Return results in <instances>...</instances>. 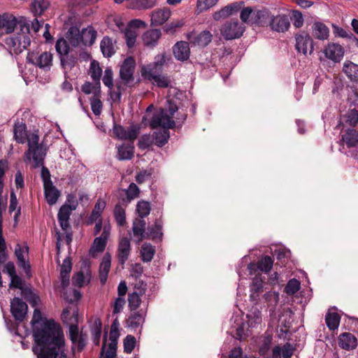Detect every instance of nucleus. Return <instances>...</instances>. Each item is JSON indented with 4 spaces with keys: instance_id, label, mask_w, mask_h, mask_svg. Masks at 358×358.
Listing matches in <instances>:
<instances>
[{
    "instance_id": "obj_45",
    "label": "nucleus",
    "mask_w": 358,
    "mask_h": 358,
    "mask_svg": "<svg viewBox=\"0 0 358 358\" xmlns=\"http://www.w3.org/2000/svg\"><path fill=\"white\" fill-rule=\"evenodd\" d=\"M49 6L48 0H33L31 9L36 16L41 15Z\"/></svg>"
},
{
    "instance_id": "obj_42",
    "label": "nucleus",
    "mask_w": 358,
    "mask_h": 358,
    "mask_svg": "<svg viewBox=\"0 0 358 358\" xmlns=\"http://www.w3.org/2000/svg\"><path fill=\"white\" fill-rule=\"evenodd\" d=\"M342 140L348 148L356 147L358 145V131L350 129L342 136Z\"/></svg>"
},
{
    "instance_id": "obj_35",
    "label": "nucleus",
    "mask_w": 358,
    "mask_h": 358,
    "mask_svg": "<svg viewBox=\"0 0 358 358\" xmlns=\"http://www.w3.org/2000/svg\"><path fill=\"white\" fill-rule=\"evenodd\" d=\"M13 134L14 138L17 143H26L28 136L26 124L22 122L15 123L13 128Z\"/></svg>"
},
{
    "instance_id": "obj_52",
    "label": "nucleus",
    "mask_w": 358,
    "mask_h": 358,
    "mask_svg": "<svg viewBox=\"0 0 358 358\" xmlns=\"http://www.w3.org/2000/svg\"><path fill=\"white\" fill-rule=\"evenodd\" d=\"M145 321L144 316L140 312H136L128 319V324L132 329H137L141 327Z\"/></svg>"
},
{
    "instance_id": "obj_22",
    "label": "nucleus",
    "mask_w": 358,
    "mask_h": 358,
    "mask_svg": "<svg viewBox=\"0 0 358 358\" xmlns=\"http://www.w3.org/2000/svg\"><path fill=\"white\" fill-rule=\"evenodd\" d=\"M271 17V12L267 8L256 10L253 13L251 18V24L259 27L269 25V20Z\"/></svg>"
},
{
    "instance_id": "obj_47",
    "label": "nucleus",
    "mask_w": 358,
    "mask_h": 358,
    "mask_svg": "<svg viewBox=\"0 0 358 358\" xmlns=\"http://www.w3.org/2000/svg\"><path fill=\"white\" fill-rule=\"evenodd\" d=\"M127 207L116 204L114 208V217L118 226L123 227L126 223Z\"/></svg>"
},
{
    "instance_id": "obj_60",
    "label": "nucleus",
    "mask_w": 358,
    "mask_h": 358,
    "mask_svg": "<svg viewBox=\"0 0 358 358\" xmlns=\"http://www.w3.org/2000/svg\"><path fill=\"white\" fill-rule=\"evenodd\" d=\"M143 294L138 293L137 292H134L129 294L128 296V302L129 306L131 310L137 309L141 304V296Z\"/></svg>"
},
{
    "instance_id": "obj_34",
    "label": "nucleus",
    "mask_w": 358,
    "mask_h": 358,
    "mask_svg": "<svg viewBox=\"0 0 358 358\" xmlns=\"http://www.w3.org/2000/svg\"><path fill=\"white\" fill-rule=\"evenodd\" d=\"M162 224L160 220H156L153 225L148 227L147 236L153 241H161L163 238Z\"/></svg>"
},
{
    "instance_id": "obj_46",
    "label": "nucleus",
    "mask_w": 358,
    "mask_h": 358,
    "mask_svg": "<svg viewBox=\"0 0 358 358\" xmlns=\"http://www.w3.org/2000/svg\"><path fill=\"white\" fill-rule=\"evenodd\" d=\"M155 144L158 147L164 146L169 141V131L167 129H162L155 131L153 134Z\"/></svg>"
},
{
    "instance_id": "obj_44",
    "label": "nucleus",
    "mask_w": 358,
    "mask_h": 358,
    "mask_svg": "<svg viewBox=\"0 0 358 358\" xmlns=\"http://www.w3.org/2000/svg\"><path fill=\"white\" fill-rule=\"evenodd\" d=\"M134 156V146L131 145H121L117 147V157L119 160H129Z\"/></svg>"
},
{
    "instance_id": "obj_15",
    "label": "nucleus",
    "mask_w": 358,
    "mask_h": 358,
    "mask_svg": "<svg viewBox=\"0 0 358 358\" xmlns=\"http://www.w3.org/2000/svg\"><path fill=\"white\" fill-rule=\"evenodd\" d=\"M76 207L77 204L74 203L72 206L64 203L60 207L57 214V219L61 228L64 231H66L67 229L70 227V216L73 210H75L76 209Z\"/></svg>"
},
{
    "instance_id": "obj_26",
    "label": "nucleus",
    "mask_w": 358,
    "mask_h": 358,
    "mask_svg": "<svg viewBox=\"0 0 358 358\" xmlns=\"http://www.w3.org/2000/svg\"><path fill=\"white\" fill-rule=\"evenodd\" d=\"M173 52L178 60L182 62L187 60L190 53L189 43L185 41L177 42L173 48Z\"/></svg>"
},
{
    "instance_id": "obj_20",
    "label": "nucleus",
    "mask_w": 358,
    "mask_h": 358,
    "mask_svg": "<svg viewBox=\"0 0 358 358\" xmlns=\"http://www.w3.org/2000/svg\"><path fill=\"white\" fill-rule=\"evenodd\" d=\"M45 156V150L42 146L34 148L32 150L28 149L25 152V157L27 160L31 159L34 161V167L37 168L43 165L44 157Z\"/></svg>"
},
{
    "instance_id": "obj_54",
    "label": "nucleus",
    "mask_w": 358,
    "mask_h": 358,
    "mask_svg": "<svg viewBox=\"0 0 358 358\" xmlns=\"http://www.w3.org/2000/svg\"><path fill=\"white\" fill-rule=\"evenodd\" d=\"M150 204L145 201H139L136 204V211L140 217L139 219H143L150 213Z\"/></svg>"
},
{
    "instance_id": "obj_36",
    "label": "nucleus",
    "mask_w": 358,
    "mask_h": 358,
    "mask_svg": "<svg viewBox=\"0 0 358 358\" xmlns=\"http://www.w3.org/2000/svg\"><path fill=\"white\" fill-rule=\"evenodd\" d=\"M313 35L319 40L324 41L329 37V28L324 23L316 22L313 26Z\"/></svg>"
},
{
    "instance_id": "obj_62",
    "label": "nucleus",
    "mask_w": 358,
    "mask_h": 358,
    "mask_svg": "<svg viewBox=\"0 0 358 358\" xmlns=\"http://www.w3.org/2000/svg\"><path fill=\"white\" fill-rule=\"evenodd\" d=\"M137 37L136 31L132 29L127 28L124 31V38L129 48H132L136 43Z\"/></svg>"
},
{
    "instance_id": "obj_41",
    "label": "nucleus",
    "mask_w": 358,
    "mask_h": 358,
    "mask_svg": "<svg viewBox=\"0 0 358 358\" xmlns=\"http://www.w3.org/2000/svg\"><path fill=\"white\" fill-rule=\"evenodd\" d=\"M5 174V164L2 160H0V236L2 233V214L4 208V204L2 197L3 189V176Z\"/></svg>"
},
{
    "instance_id": "obj_4",
    "label": "nucleus",
    "mask_w": 358,
    "mask_h": 358,
    "mask_svg": "<svg viewBox=\"0 0 358 358\" xmlns=\"http://www.w3.org/2000/svg\"><path fill=\"white\" fill-rule=\"evenodd\" d=\"M246 318V323L239 324L237 322V325L235 327L236 329V338L238 340H241L246 335L245 331H248L249 328H257L262 322V313L257 307H252L248 313Z\"/></svg>"
},
{
    "instance_id": "obj_53",
    "label": "nucleus",
    "mask_w": 358,
    "mask_h": 358,
    "mask_svg": "<svg viewBox=\"0 0 358 358\" xmlns=\"http://www.w3.org/2000/svg\"><path fill=\"white\" fill-rule=\"evenodd\" d=\"M55 50L59 57L65 55L70 52V44L66 39L60 38L56 42Z\"/></svg>"
},
{
    "instance_id": "obj_18",
    "label": "nucleus",
    "mask_w": 358,
    "mask_h": 358,
    "mask_svg": "<svg viewBox=\"0 0 358 358\" xmlns=\"http://www.w3.org/2000/svg\"><path fill=\"white\" fill-rule=\"evenodd\" d=\"M17 24V18L12 14L0 15V35L12 33Z\"/></svg>"
},
{
    "instance_id": "obj_2",
    "label": "nucleus",
    "mask_w": 358,
    "mask_h": 358,
    "mask_svg": "<svg viewBox=\"0 0 358 358\" xmlns=\"http://www.w3.org/2000/svg\"><path fill=\"white\" fill-rule=\"evenodd\" d=\"M31 43L29 37V24H20V32L6 38L5 43L10 54L19 55L25 50Z\"/></svg>"
},
{
    "instance_id": "obj_31",
    "label": "nucleus",
    "mask_w": 358,
    "mask_h": 358,
    "mask_svg": "<svg viewBox=\"0 0 358 358\" xmlns=\"http://www.w3.org/2000/svg\"><path fill=\"white\" fill-rule=\"evenodd\" d=\"M44 194L48 203L50 206L55 204L60 196V191L53 185V183L45 185Z\"/></svg>"
},
{
    "instance_id": "obj_6",
    "label": "nucleus",
    "mask_w": 358,
    "mask_h": 358,
    "mask_svg": "<svg viewBox=\"0 0 358 358\" xmlns=\"http://www.w3.org/2000/svg\"><path fill=\"white\" fill-rule=\"evenodd\" d=\"M245 31V27L238 20L226 22L220 30L225 40H232L241 37Z\"/></svg>"
},
{
    "instance_id": "obj_27",
    "label": "nucleus",
    "mask_w": 358,
    "mask_h": 358,
    "mask_svg": "<svg viewBox=\"0 0 358 358\" xmlns=\"http://www.w3.org/2000/svg\"><path fill=\"white\" fill-rule=\"evenodd\" d=\"M145 226L146 222L144 219L136 218L134 220L132 231L138 242H141L146 238Z\"/></svg>"
},
{
    "instance_id": "obj_51",
    "label": "nucleus",
    "mask_w": 358,
    "mask_h": 358,
    "mask_svg": "<svg viewBox=\"0 0 358 358\" xmlns=\"http://www.w3.org/2000/svg\"><path fill=\"white\" fill-rule=\"evenodd\" d=\"M341 317L336 313H328L325 317L327 327L331 330L336 329L340 324Z\"/></svg>"
},
{
    "instance_id": "obj_11",
    "label": "nucleus",
    "mask_w": 358,
    "mask_h": 358,
    "mask_svg": "<svg viewBox=\"0 0 358 358\" xmlns=\"http://www.w3.org/2000/svg\"><path fill=\"white\" fill-rule=\"evenodd\" d=\"M296 50L303 55L311 54L313 51V43L308 34L302 32L295 36Z\"/></svg>"
},
{
    "instance_id": "obj_38",
    "label": "nucleus",
    "mask_w": 358,
    "mask_h": 358,
    "mask_svg": "<svg viewBox=\"0 0 358 358\" xmlns=\"http://www.w3.org/2000/svg\"><path fill=\"white\" fill-rule=\"evenodd\" d=\"M66 40L72 47H78L83 44L81 34L76 27H70L66 34Z\"/></svg>"
},
{
    "instance_id": "obj_58",
    "label": "nucleus",
    "mask_w": 358,
    "mask_h": 358,
    "mask_svg": "<svg viewBox=\"0 0 358 358\" xmlns=\"http://www.w3.org/2000/svg\"><path fill=\"white\" fill-rule=\"evenodd\" d=\"M300 287V281L295 278H292L287 283L285 287V292L288 295H293L299 290Z\"/></svg>"
},
{
    "instance_id": "obj_37",
    "label": "nucleus",
    "mask_w": 358,
    "mask_h": 358,
    "mask_svg": "<svg viewBox=\"0 0 358 358\" xmlns=\"http://www.w3.org/2000/svg\"><path fill=\"white\" fill-rule=\"evenodd\" d=\"M263 287H264V282L263 280L258 277H255L252 280V282L251 283L250 286V299L252 301H257L259 294L263 292Z\"/></svg>"
},
{
    "instance_id": "obj_19",
    "label": "nucleus",
    "mask_w": 358,
    "mask_h": 358,
    "mask_svg": "<svg viewBox=\"0 0 358 358\" xmlns=\"http://www.w3.org/2000/svg\"><path fill=\"white\" fill-rule=\"evenodd\" d=\"M243 4V1H239L227 5L223 7L220 10L214 13L213 15V17L216 21L226 18L228 16L232 15L234 13H236L238 10H239Z\"/></svg>"
},
{
    "instance_id": "obj_7",
    "label": "nucleus",
    "mask_w": 358,
    "mask_h": 358,
    "mask_svg": "<svg viewBox=\"0 0 358 358\" xmlns=\"http://www.w3.org/2000/svg\"><path fill=\"white\" fill-rule=\"evenodd\" d=\"M29 254V247L27 244L22 245L17 243L15 248V255L17 258V264L25 273V274L30 277L31 275V268L27 257Z\"/></svg>"
},
{
    "instance_id": "obj_30",
    "label": "nucleus",
    "mask_w": 358,
    "mask_h": 358,
    "mask_svg": "<svg viewBox=\"0 0 358 358\" xmlns=\"http://www.w3.org/2000/svg\"><path fill=\"white\" fill-rule=\"evenodd\" d=\"M338 343L341 348L347 350L355 348L357 345L356 337L351 333H343L340 335Z\"/></svg>"
},
{
    "instance_id": "obj_17",
    "label": "nucleus",
    "mask_w": 358,
    "mask_h": 358,
    "mask_svg": "<svg viewBox=\"0 0 358 358\" xmlns=\"http://www.w3.org/2000/svg\"><path fill=\"white\" fill-rule=\"evenodd\" d=\"M110 234V226L104 225L101 234L94 238L92 246L91 248V252H101L106 246L108 239Z\"/></svg>"
},
{
    "instance_id": "obj_13",
    "label": "nucleus",
    "mask_w": 358,
    "mask_h": 358,
    "mask_svg": "<svg viewBox=\"0 0 358 358\" xmlns=\"http://www.w3.org/2000/svg\"><path fill=\"white\" fill-rule=\"evenodd\" d=\"M28 306L18 297H15L10 302V312L16 321L22 322L27 313Z\"/></svg>"
},
{
    "instance_id": "obj_43",
    "label": "nucleus",
    "mask_w": 358,
    "mask_h": 358,
    "mask_svg": "<svg viewBox=\"0 0 358 358\" xmlns=\"http://www.w3.org/2000/svg\"><path fill=\"white\" fill-rule=\"evenodd\" d=\"M156 252L155 246L150 243H143L141 248V257L143 262H150Z\"/></svg>"
},
{
    "instance_id": "obj_8",
    "label": "nucleus",
    "mask_w": 358,
    "mask_h": 358,
    "mask_svg": "<svg viewBox=\"0 0 358 358\" xmlns=\"http://www.w3.org/2000/svg\"><path fill=\"white\" fill-rule=\"evenodd\" d=\"M140 127L136 124H131L125 128L120 124H114L113 134L119 139L129 140L134 141L138 136Z\"/></svg>"
},
{
    "instance_id": "obj_61",
    "label": "nucleus",
    "mask_w": 358,
    "mask_h": 358,
    "mask_svg": "<svg viewBox=\"0 0 358 358\" xmlns=\"http://www.w3.org/2000/svg\"><path fill=\"white\" fill-rule=\"evenodd\" d=\"M333 31L336 36H339L343 38H355L358 42V39L349 31L338 27L335 24H332Z\"/></svg>"
},
{
    "instance_id": "obj_1",
    "label": "nucleus",
    "mask_w": 358,
    "mask_h": 358,
    "mask_svg": "<svg viewBox=\"0 0 358 358\" xmlns=\"http://www.w3.org/2000/svg\"><path fill=\"white\" fill-rule=\"evenodd\" d=\"M70 311L68 308L63 310L62 313V319L65 324L69 325V336L72 343V350L82 352L87 343V335L83 331L79 332L78 325V312L74 311L72 315L73 322L70 323L68 320Z\"/></svg>"
},
{
    "instance_id": "obj_10",
    "label": "nucleus",
    "mask_w": 358,
    "mask_h": 358,
    "mask_svg": "<svg viewBox=\"0 0 358 358\" xmlns=\"http://www.w3.org/2000/svg\"><path fill=\"white\" fill-rule=\"evenodd\" d=\"M268 26L273 31L285 33L290 27L289 17L285 14H279L275 16L271 15Z\"/></svg>"
},
{
    "instance_id": "obj_14",
    "label": "nucleus",
    "mask_w": 358,
    "mask_h": 358,
    "mask_svg": "<svg viewBox=\"0 0 358 358\" xmlns=\"http://www.w3.org/2000/svg\"><path fill=\"white\" fill-rule=\"evenodd\" d=\"M324 56L334 62H340L345 53L344 48L338 43H328L323 50Z\"/></svg>"
},
{
    "instance_id": "obj_32",
    "label": "nucleus",
    "mask_w": 358,
    "mask_h": 358,
    "mask_svg": "<svg viewBox=\"0 0 358 358\" xmlns=\"http://www.w3.org/2000/svg\"><path fill=\"white\" fill-rule=\"evenodd\" d=\"M83 44L84 45H92L94 43L97 32L95 29L92 26L89 25L85 28H83L80 31Z\"/></svg>"
},
{
    "instance_id": "obj_63",
    "label": "nucleus",
    "mask_w": 358,
    "mask_h": 358,
    "mask_svg": "<svg viewBox=\"0 0 358 358\" xmlns=\"http://www.w3.org/2000/svg\"><path fill=\"white\" fill-rule=\"evenodd\" d=\"M136 340V338L132 335H127L124 339V350L126 353H131L135 346Z\"/></svg>"
},
{
    "instance_id": "obj_21",
    "label": "nucleus",
    "mask_w": 358,
    "mask_h": 358,
    "mask_svg": "<svg viewBox=\"0 0 358 358\" xmlns=\"http://www.w3.org/2000/svg\"><path fill=\"white\" fill-rule=\"evenodd\" d=\"M142 76L145 79L152 81L154 85L160 88H166L171 83L170 78L161 73H147L145 75H142Z\"/></svg>"
},
{
    "instance_id": "obj_57",
    "label": "nucleus",
    "mask_w": 358,
    "mask_h": 358,
    "mask_svg": "<svg viewBox=\"0 0 358 358\" xmlns=\"http://www.w3.org/2000/svg\"><path fill=\"white\" fill-rule=\"evenodd\" d=\"M273 265V259L270 256H265L261 259L257 264L258 268L265 273L269 272Z\"/></svg>"
},
{
    "instance_id": "obj_9",
    "label": "nucleus",
    "mask_w": 358,
    "mask_h": 358,
    "mask_svg": "<svg viewBox=\"0 0 358 358\" xmlns=\"http://www.w3.org/2000/svg\"><path fill=\"white\" fill-rule=\"evenodd\" d=\"M170 59V55H166L165 52L156 55L152 63L142 67L141 75H145L147 73H161L163 66L166 65Z\"/></svg>"
},
{
    "instance_id": "obj_25",
    "label": "nucleus",
    "mask_w": 358,
    "mask_h": 358,
    "mask_svg": "<svg viewBox=\"0 0 358 358\" xmlns=\"http://www.w3.org/2000/svg\"><path fill=\"white\" fill-rule=\"evenodd\" d=\"M171 10L163 8L154 10L151 14V24L159 26L165 23L171 16Z\"/></svg>"
},
{
    "instance_id": "obj_5",
    "label": "nucleus",
    "mask_w": 358,
    "mask_h": 358,
    "mask_svg": "<svg viewBox=\"0 0 358 358\" xmlns=\"http://www.w3.org/2000/svg\"><path fill=\"white\" fill-rule=\"evenodd\" d=\"M27 61L44 71H50L52 66V54L50 52H28Z\"/></svg>"
},
{
    "instance_id": "obj_16",
    "label": "nucleus",
    "mask_w": 358,
    "mask_h": 358,
    "mask_svg": "<svg viewBox=\"0 0 358 358\" xmlns=\"http://www.w3.org/2000/svg\"><path fill=\"white\" fill-rule=\"evenodd\" d=\"M131 252L130 241L127 237H122L120 239L117 250V258L122 266L126 263Z\"/></svg>"
},
{
    "instance_id": "obj_59",
    "label": "nucleus",
    "mask_w": 358,
    "mask_h": 358,
    "mask_svg": "<svg viewBox=\"0 0 358 358\" xmlns=\"http://www.w3.org/2000/svg\"><path fill=\"white\" fill-rule=\"evenodd\" d=\"M155 143L153 135L143 134L138 140V146L141 150L149 149Z\"/></svg>"
},
{
    "instance_id": "obj_33",
    "label": "nucleus",
    "mask_w": 358,
    "mask_h": 358,
    "mask_svg": "<svg viewBox=\"0 0 358 358\" xmlns=\"http://www.w3.org/2000/svg\"><path fill=\"white\" fill-rule=\"evenodd\" d=\"M343 71L352 82L358 83V64L350 61H345L343 64Z\"/></svg>"
},
{
    "instance_id": "obj_56",
    "label": "nucleus",
    "mask_w": 358,
    "mask_h": 358,
    "mask_svg": "<svg viewBox=\"0 0 358 358\" xmlns=\"http://www.w3.org/2000/svg\"><path fill=\"white\" fill-rule=\"evenodd\" d=\"M59 60L61 65L64 69H72L75 66L76 62H77V58L76 57L69 55V53H67L65 55H62L59 57Z\"/></svg>"
},
{
    "instance_id": "obj_23",
    "label": "nucleus",
    "mask_w": 358,
    "mask_h": 358,
    "mask_svg": "<svg viewBox=\"0 0 358 358\" xmlns=\"http://www.w3.org/2000/svg\"><path fill=\"white\" fill-rule=\"evenodd\" d=\"M110 266L111 256L110 253L106 252L103 256L99 269V280L102 285H105L107 281L108 275L110 270Z\"/></svg>"
},
{
    "instance_id": "obj_29",
    "label": "nucleus",
    "mask_w": 358,
    "mask_h": 358,
    "mask_svg": "<svg viewBox=\"0 0 358 358\" xmlns=\"http://www.w3.org/2000/svg\"><path fill=\"white\" fill-rule=\"evenodd\" d=\"M162 35L161 31L158 29H152L145 31L143 36V41L145 45L155 47Z\"/></svg>"
},
{
    "instance_id": "obj_50",
    "label": "nucleus",
    "mask_w": 358,
    "mask_h": 358,
    "mask_svg": "<svg viewBox=\"0 0 358 358\" xmlns=\"http://www.w3.org/2000/svg\"><path fill=\"white\" fill-rule=\"evenodd\" d=\"M156 0H133L131 3V8L133 9H150L156 5Z\"/></svg>"
},
{
    "instance_id": "obj_12",
    "label": "nucleus",
    "mask_w": 358,
    "mask_h": 358,
    "mask_svg": "<svg viewBox=\"0 0 358 358\" xmlns=\"http://www.w3.org/2000/svg\"><path fill=\"white\" fill-rule=\"evenodd\" d=\"M135 66L136 62L132 57H128L123 61L120 69V76L124 84L134 80Z\"/></svg>"
},
{
    "instance_id": "obj_39",
    "label": "nucleus",
    "mask_w": 358,
    "mask_h": 358,
    "mask_svg": "<svg viewBox=\"0 0 358 358\" xmlns=\"http://www.w3.org/2000/svg\"><path fill=\"white\" fill-rule=\"evenodd\" d=\"M264 302L267 304L269 311L273 313L279 301V294L275 291H269L263 296Z\"/></svg>"
},
{
    "instance_id": "obj_64",
    "label": "nucleus",
    "mask_w": 358,
    "mask_h": 358,
    "mask_svg": "<svg viewBox=\"0 0 358 358\" xmlns=\"http://www.w3.org/2000/svg\"><path fill=\"white\" fill-rule=\"evenodd\" d=\"M292 20L293 25L296 28H301L303 25V17L301 11L294 10L292 12Z\"/></svg>"
},
{
    "instance_id": "obj_48",
    "label": "nucleus",
    "mask_w": 358,
    "mask_h": 358,
    "mask_svg": "<svg viewBox=\"0 0 358 358\" xmlns=\"http://www.w3.org/2000/svg\"><path fill=\"white\" fill-rule=\"evenodd\" d=\"M89 73L91 76V78L99 85L102 69L99 65V63L96 60L91 62Z\"/></svg>"
},
{
    "instance_id": "obj_3",
    "label": "nucleus",
    "mask_w": 358,
    "mask_h": 358,
    "mask_svg": "<svg viewBox=\"0 0 358 358\" xmlns=\"http://www.w3.org/2000/svg\"><path fill=\"white\" fill-rule=\"evenodd\" d=\"M178 110L176 105H169V108H160L157 110L150 122V126L152 129L159 127L163 129L173 128L175 126V122L172 120L175 113Z\"/></svg>"
},
{
    "instance_id": "obj_40",
    "label": "nucleus",
    "mask_w": 358,
    "mask_h": 358,
    "mask_svg": "<svg viewBox=\"0 0 358 358\" xmlns=\"http://www.w3.org/2000/svg\"><path fill=\"white\" fill-rule=\"evenodd\" d=\"M90 330L92 341L94 345H98L100 342L102 331V323L99 318L96 317L94 320Z\"/></svg>"
},
{
    "instance_id": "obj_49",
    "label": "nucleus",
    "mask_w": 358,
    "mask_h": 358,
    "mask_svg": "<svg viewBox=\"0 0 358 358\" xmlns=\"http://www.w3.org/2000/svg\"><path fill=\"white\" fill-rule=\"evenodd\" d=\"M219 0H197L196 4V11L197 13L206 12L213 8Z\"/></svg>"
},
{
    "instance_id": "obj_24",
    "label": "nucleus",
    "mask_w": 358,
    "mask_h": 358,
    "mask_svg": "<svg viewBox=\"0 0 358 358\" xmlns=\"http://www.w3.org/2000/svg\"><path fill=\"white\" fill-rule=\"evenodd\" d=\"M212 34L208 31H203L197 35L191 34L188 38L190 43L199 47H206L212 41Z\"/></svg>"
},
{
    "instance_id": "obj_28",
    "label": "nucleus",
    "mask_w": 358,
    "mask_h": 358,
    "mask_svg": "<svg viewBox=\"0 0 358 358\" xmlns=\"http://www.w3.org/2000/svg\"><path fill=\"white\" fill-rule=\"evenodd\" d=\"M100 49L105 57H111L116 52L115 41L109 36H104L100 43Z\"/></svg>"
},
{
    "instance_id": "obj_55",
    "label": "nucleus",
    "mask_w": 358,
    "mask_h": 358,
    "mask_svg": "<svg viewBox=\"0 0 358 358\" xmlns=\"http://www.w3.org/2000/svg\"><path fill=\"white\" fill-rule=\"evenodd\" d=\"M10 205H9V212L12 213L13 211H15V215H14V220H15V222L17 223L18 217L21 214V208H20V207L17 208L18 202H17V199L16 197V194L14 192H10Z\"/></svg>"
}]
</instances>
